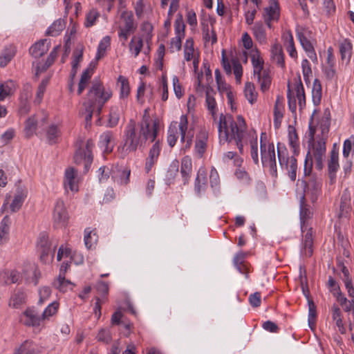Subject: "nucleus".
I'll list each match as a JSON object with an SVG mask.
<instances>
[{
  "instance_id": "nucleus-1",
  "label": "nucleus",
  "mask_w": 354,
  "mask_h": 354,
  "mask_svg": "<svg viewBox=\"0 0 354 354\" xmlns=\"http://www.w3.org/2000/svg\"><path fill=\"white\" fill-rule=\"evenodd\" d=\"M159 130V122L155 120L151 127V132H148L141 127H137L136 122L133 119L129 120L125 127L123 135L124 145L122 147V153L124 157L129 152H135L138 147L145 146L146 142L149 140L153 142L157 138Z\"/></svg>"
},
{
  "instance_id": "nucleus-2",
  "label": "nucleus",
  "mask_w": 354,
  "mask_h": 354,
  "mask_svg": "<svg viewBox=\"0 0 354 354\" xmlns=\"http://www.w3.org/2000/svg\"><path fill=\"white\" fill-rule=\"evenodd\" d=\"M220 142H230L235 141L241 154L243 153V139L245 136L247 125L242 115H238L236 121L230 115L221 114L218 122Z\"/></svg>"
},
{
  "instance_id": "nucleus-3",
  "label": "nucleus",
  "mask_w": 354,
  "mask_h": 354,
  "mask_svg": "<svg viewBox=\"0 0 354 354\" xmlns=\"http://www.w3.org/2000/svg\"><path fill=\"white\" fill-rule=\"evenodd\" d=\"M112 91L105 90L100 81H94L82 104L80 113L85 117L86 125L91 124L93 114L100 116L104 104L111 97Z\"/></svg>"
},
{
  "instance_id": "nucleus-4",
  "label": "nucleus",
  "mask_w": 354,
  "mask_h": 354,
  "mask_svg": "<svg viewBox=\"0 0 354 354\" xmlns=\"http://www.w3.org/2000/svg\"><path fill=\"white\" fill-rule=\"evenodd\" d=\"M312 153L308 151L304 162V174L310 176L313 166V158L315 159V168L321 171L324 167L323 161L326 155V142L324 140H317L315 144L311 145Z\"/></svg>"
},
{
  "instance_id": "nucleus-5",
  "label": "nucleus",
  "mask_w": 354,
  "mask_h": 354,
  "mask_svg": "<svg viewBox=\"0 0 354 354\" xmlns=\"http://www.w3.org/2000/svg\"><path fill=\"white\" fill-rule=\"evenodd\" d=\"M251 61L254 68V76L257 77L260 84L261 91L264 93L270 88L272 79L269 71L263 68L264 62L257 49L251 55Z\"/></svg>"
},
{
  "instance_id": "nucleus-6",
  "label": "nucleus",
  "mask_w": 354,
  "mask_h": 354,
  "mask_svg": "<svg viewBox=\"0 0 354 354\" xmlns=\"http://www.w3.org/2000/svg\"><path fill=\"white\" fill-rule=\"evenodd\" d=\"M301 184L304 192L303 195L310 196L311 202H316L321 191V181L315 178H310L308 181L302 180Z\"/></svg>"
},
{
  "instance_id": "nucleus-7",
  "label": "nucleus",
  "mask_w": 354,
  "mask_h": 354,
  "mask_svg": "<svg viewBox=\"0 0 354 354\" xmlns=\"http://www.w3.org/2000/svg\"><path fill=\"white\" fill-rule=\"evenodd\" d=\"M279 144L277 145V155L279 164L281 167L285 165L286 169L288 171V176L291 180L295 181L297 177V161L294 156L290 158L285 157L283 152L280 151Z\"/></svg>"
},
{
  "instance_id": "nucleus-8",
  "label": "nucleus",
  "mask_w": 354,
  "mask_h": 354,
  "mask_svg": "<svg viewBox=\"0 0 354 354\" xmlns=\"http://www.w3.org/2000/svg\"><path fill=\"white\" fill-rule=\"evenodd\" d=\"M53 218L57 227L65 226L67 223L68 216L62 201H57L54 209Z\"/></svg>"
},
{
  "instance_id": "nucleus-9",
  "label": "nucleus",
  "mask_w": 354,
  "mask_h": 354,
  "mask_svg": "<svg viewBox=\"0 0 354 354\" xmlns=\"http://www.w3.org/2000/svg\"><path fill=\"white\" fill-rule=\"evenodd\" d=\"M153 142V145L149 149V156L146 160L145 170L147 173L149 172L152 167L157 162L161 151V145L160 140L156 139V140Z\"/></svg>"
},
{
  "instance_id": "nucleus-10",
  "label": "nucleus",
  "mask_w": 354,
  "mask_h": 354,
  "mask_svg": "<svg viewBox=\"0 0 354 354\" xmlns=\"http://www.w3.org/2000/svg\"><path fill=\"white\" fill-rule=\"evenodd\" d=\"M351 196L347 189H346L341 196L339 212L338 213V218H347L350 215L351 210Z\"/></svg>"
},
{
  "instance_id": "nucleus-11",
  "label": "nucleus",
  "mask_w": 354,
  "mask_h": 354,
  "mask_svg": "<svg viewBox=\"0 0 354 354\" xmlns=\"http://www.w3.org/2000/svg\"><path fill=\"white\" fill-rule=\"evenodd\" d=\"M27 196V190L23 187H17L12 202L10 204L12 212H16L20 209L25 198Z\"/></svg>"
},
{
  "instance_id": "nucleus-12",
  "label": "nucleus",
  "mask_w": 354,
  "mask_h": 354,
  "mask_svg": "<svg viewBox=\"0 0 354 354\" xmlns=\"http://www.w3.org/2000/svg\"><path fill=\"white\" fill-rule=\"evenodd\" d=\"M77 171L73 167L67 169L65 171L64 186L66 189L69 188L72 192L78 190V185L76 182Z\"/></svg>"
},
{
  "instance_id": "nucleus-13",
  "label": "nucleus",
  "mask_w": 354,
  "mask_h": 354,
  "mask_svg": "<svg viewBox=\"0 0 354 354\" xmlns=\"http://www.w3.org/2000/svg\"><path fill=\"white\" fill-rule=\"evenodd\" d=\"M297 37L304 50L307 53L308 57L313 61H317V55L312 43L301 32H297Z\"/></svg>"
},
{
  "instance_id": "nucleus-14",
  "label": "nucleus",
  "mask_w": 354,
  "mask_h": 354,
  "mask_svg": "<svg viewBox=\"0 0 354 354\" xmlns=\"http://www.w3.org/2000/svg\"><path fill=\"white\" fill-rule=\"evenodd\" d=\"M263 17H267V20L279 19V6L277 0H270L269 6L264 8Z\"/></svg>"
},
{
  "instance_id": "nucleus-15",
  "label": "nucleus",
  "mask_w": 354,
  "mask_h": 354,
  "mask_svg": "<svg viewBox=\"0 0 354 354\" xmlns=\"http://www.w3.org/2000/svg\"><path fill=\"white\" fill-rule=\"evenodd\" d=\"M37 245L41 249L40 259L43 262H46L50 252V244L48 236L45 234L40 235Z\"/></svg>"
},
{
  "instance_id": "nucleus-16",
  "label": "nucleus",
  "mask_w": 354,
  "mask_h": 354,
  "mask_svg": "<svg viewBox=\"0 0 354 354\" xmlns=\"http://www.w3.org/2000/svg\"><path fill=\"white\" fill-rule=\"evenodd\" d=\"M338 152L335 149L330 151V159L328 162V175L331 180L335 178L336 172L339 169Z\"/></svg>"
},
{
  "instance_id": "nucleus-17",
  "label": "nucleus",
  "mask_w": 354,
  "mask_h": 354,
  "mask_svg": "<svg viewBox=\"0 0 354 354\" xmlns=\"http://www.w3.org/2000/svg\"><path fill=\"white\" fill-rule=\"evenodd\" d=\"M282 39L284 45L286 47L289 55L292 58L297 57V53L295 46L293 36L290 30L284 32L282 35Z\"/></svg>"
},
{
  "instance_id": "nucleus-18",
  "label": "nucleus",
  "mask_w": 354,
  "mask_h": 354,
  "mask_svg": "<svg viewBox=\"0 0 354 354\" xmlns=\"http://www.w3.org/2000/svg\"><path fill=\"white\" fill-rule=\"evenodd\" d=\"M272 59L274 62L281 68L285 67L284 54L282 46L276 42L271 49Z\"/></svg>"
},
{
  "instance_id": "nucleus-19",
  "label": "nucleus",
  "mask_w": 354,
  "mask_h": 354,
  "mask_svg": "<svg viewBox=\"0 0 354 354\" xmlns=\"http://www.w3.org/2000/svg\"><path fill=\"white\" fill-rule=\"evenodd\" d=\"M121 18L124 21V27L122 28L126 31L134 32L137 28L136 24L134 23L133 14L131 11H123L121 14Z\"/></svg>"
},
{
  "instance_id": "nucleus-20",
  "label": "nucleus",
  "mask_w": 354,
  "mask_h": 354,
  "mask_svg": "<svg viewBox=\"0 0 354 354\" xmlns=\"http://www.w3.org/2000/svg\"><path fill=\"white\" fill-rule=\"evenodd\" d=\"M24 322L26 325L28 326H39L41 324V322H42L44 319H42V317H39L37 313L35 312V310L32 309H27L24 313Z\"/></svg>"
},
{
  "instance_id": "nucleus-21",
  "label": "nucleus",
  "mask_w": 354,
  "mask_h": 354,
  "mask_svg": "<svg viewBox=\"0 0 354 354\" xmlns=\"http://www.w3.org/2000/svg\"><path fill=\"white\" fill-rule=\"evenodd\" d=\"M46 41V39H41L32 45L29 50L30 55L35 58H39L45 55L48 50V46L45 45Z\"/></svg>"
},
{
  "instance_id": "nucleus-22",
  "label": "nucleus",
  "mask_w": 354,
  "mask_h": 354,
  "mask_svg": "<svg viewBox=\"0 0 354 354\" xmlns=\"http://www.w3.org/2000/svg\"><path fill=\"white\" fill-rule=\"evenodd\" d=\"M296 96L298 99V104L299 109L301 110L306 106V95L304 88L301 82V76L299 74L297 75V80L296 82Z\"/></svg>"
},
{
  "instance_id": "nucleus-23",
  "label": "nucleus",
  "mask_w": 354,
  "mask_h": 354,
  "mask_svg": "<svg viewBox=\"0 0 354 354\" xmlns=\"http://www.w3.org/2000/svg\"><path fill=\"white\" fill-rule=\"evenodd\" d=\"M88 153L82 148H79L75 153L74 162L76 165H80L82 162L84 164V173L86 174L88 171L91 163L87 165V156Z\"/></svg>"
},
{
  "instance_id": "nucleus-24",
  "label": "nucleus",
  "mask_w": 354,
  "mask_h": 354,
  "mask_svg": "<svg viewBox=\"0 0 354 354\" xmlns=\"http://www.w3.org/2000/svg\"><path fill=\"white\" fill-rule=\"evenodd\" d=\"M26 295L21 290H15L12 295L9 306L17 308L26 302Z\"/></svg>"
},
{
  "instance_id": "nucleus-25",
  "label": "nucleus",
  "mask_w": 354,
  "mask_h": 354,
  "mask_svg": "<svg viewBox=\"0 0 354 354\" xmlns=\"http://www.w3.org/2000/svg\"><path fill=\"white\" fill-rule=\"evenodd\" d=\"M66 22L64 19H59L54 21V23L48 28L46 32V35L55 37L65 28Z\"/></svg>"
},
{
  "instance_id": "nucleus-26",
  "label": "nucleus",
  "mask_w": 354,
  "mask_h": 354,
  "mask_svg": "<svg viewBox=\"0 0 354 354\" xmlns=\"http://www.w3.org/2000/svg\"><path fill=\"white\" fill-rule=\"evenodd\" d=\"M322 87L320 81L315 79L313 82L312 88V99L314 105L318 106L322 100Z\"/></svg>"
},
{
  "instance_id": "nucleus-27",
  "label": "nucleus",
  "mask_w": 354,
  "mask_h": 354,
  "mask_svg": "<svg viewBox=\"0 0 354 354\" xmlns=\"http://www.w3.org/2000/svg\"><path fill=\"white\" fill-rule=\"evenodd\" d=\"M312 213L306 203L305 196L303 195L300 198V220L301 223V230H303L305 221L311 217Z\"/></svg>"
},
{
  "instance_id": "nucleus-28",
  "label": "nucleus",
  "mask_w": 354,
  "mask_h": 354,
  "mask_svg": "<svg viewBox=\"0 0 354 354\" xmlns=\"http://www.w3.org/2000/svg\"><path fill=\"white\" fill-rule=\"evenodd\" d=\"M192 160L188 156L184 157L181 160L180 172L184 178L185 183L188 181L192 172Z\"/></svg>"
},
{
  "instance_id": "nucleus-29",
  "label": "nucleus",
  "mask_w": 354,
  "mask_h": 354,
  "mask_svg": "<svg viewBox=\"0 0 354 354\" xmlns=\"http://www.w3.org/2000/svg\"><path fill=\"white\" fill-rule=\"evenodd\" d=\"M16 53V50L14 46H9L6 48L0 56V66L5 67L13 58Z\"/></svg>"
},
{
  "instance_id": "nucleus-30",
  "label": "nucleus",
  "mask_w": 354,
  "mask_h": 354,
  "mask_svg": "<svg viewBox=\"0 0 354 354\" xmlns=\"http://www.w3.org/2000/svg\"><path fill=\"white\" fill-rule=\"evenodd\" d=\"M207 136L205 133H201L200 136L196 137L195 149L196 152L201 158L204 154L207 147Z\"/></svg>"
},
{
  "instance_id": "nucleus-31",
  "label": "nucleus",
  "mask_w": 354,
  "mask_h": 354,
  "mask_svg": "<svg viewBox=\"0 0 354 354\" xmlns=\"http://www.w3.org/2000/svg\"><path fill=\"white\" fill-rule=\"evenodd\" d=\"M313 229L310 228L306 233L304 236V239L303 242L304 248L305 250V253L306 256L310 257L313 254Z\"/></svg>"
},
{
  "instance_id": "nucleus-32",
  "label": "nucleus",
  "mask_w": 354,
  "mask_h": 354,
  "mask_svg": "<svg viewBox=\"0 0 354 354\" xmlns=\"http://www.w3.org/2000/svg\"><path fill=\"white\" fill-rule=\"evenodd\" d=\"M118 82L120 84V98H127L130 93V86L128 79L122 75H120L118 78Z\"/></svg>"
},
{
  "instance_id": "nucleus-33",
  "label": "nucleus",
  "mask_w": 354,
  "mask_h": 354,
  "mask_svg": "<svg viewBox=\"0 0 354 354\" xmlns=\"http://www.w3.org/2000/svg\"><path fill=\"white\" fill-rule=\"evenodd\" d=\"M120 116V109L118 106H113L110 109L108 125L110 127L117 126Z\"/></svg>"
},
{
  "instance_id": "nucleus-34",
  "label": "nucleus",
  "mask_w": 354,
  "mask_h": 354,
  "mask_svg": "<svg viewBox=\"0 0 354 354\" xmlns=\"http://www.w3.org/2000/svg\"><path fill=\"white\" fill-rule=\"evenodd\" d=\"M113 133L111 131H106L102 133L100 137L101 143L104 147V152L105 153H111L113 151V145H111V141L113 140Z\"/></svg>"
},
{
  "instance_id": "nucleus-35",
  "label": "nucleus",
  "mask_w": 354,
  "mask_h": 354,
  "mask_svg": "<svg viewBox=\"0 0 354 354\" xmlns=\"http://www.w3.org/2000/svg\"><path fill=\"white\" fill-rule=\"evenodd\" d=\"M252 29L257 40L260 43H265L266 41V33L263 24L259 22L255 23Z\"/></svg>"
},
{
  "instance_id": "nucleus-36",
  "label": "nucleus",
  "mask_w": 354,
  "mask_h": 354,
  "mask_svg": "<svg viewBox=\"0 0 354 354\" xmlns=\"http://www.w3.org/2000/svg\"><path fill=\"white\" fill-rule=\"evenodd\" d=\"M244 94L246 99L250 104H253L254 102L257 101V93L255 91V87L253 83H245Z\"/></svg>"
},
{
  "instance_id": "nucleus-37",
  "label": "nucleus",
  "mask_w": 354,
  "mask_h": 354,
  "mask_svg": "<svg viewBox=\"0 0 354 354\" xmlns=\"http://www.w3.org/2000/svg\"><path fill=\"white\" fill-rule=\"evenodd\" d=\"M352 45L347 39L344 40L339 45V53L342 60L349 62L351 57Z\"/></svg>"
},
{
  "instance_id": "nucleus-38",
  "label": "nucleus",
  "mask_w": 354,
  "mask_h": 354,
  "mask_svg": "<svg viewBox=\"0 0 354 354\" xmlns=\"http://www.w3.org/2000/svg\"><path fill=\"white\" fill-rule=\"evenodd\" d=\"M111 38L109 36L104 37L100 42L97 47V52L95 60L97 62L104 56L107 48L110 46Z\"/></svg>"
},
{
  "instance_id": "nucleus-39",
  "label": "nucleus",
  "mask_w": 354,
  "mask_h": 354,
  "mask_svg": "<svg viewBox=\"0 0 354 354\" xmlns=\"http://www.w3.org/2000/svg\"><path fill=\"white\" fill-rule=\"evenodd\" d=\"M143 48V39L142 37L138 39L134 36L129 43V50L133 52L134 56L137 57Z\"/></svg>"
},
{
  "instance_id": "nucleus-40",
  "label": "nucleus",
  "mask_w": 354,
  "mask_h": 354,
  "mask_svg": "<svg viewBox=\"0 0 354 354\" xmlns=\"http://www.w3.org/2000/svg\"><path fill=\"white\" fill-rule=\"evenodd\" d=\"M153 26L148 21H145L141 24L140 29L144 33L142 35V39H145L146 42L149 44L152 39Z\"/></svg>"
},
{
  "instance_id": "nucleus-41",
  "label": "nucleus",
  "mask_w": 354,
  "mask_h": 354,
  "mask_svg": "<svg viewBox=\"0 0 354 354\" xmlns=\"http://www.w3.org/2000/svg\"><path fill=\"white\" fill-rule=\"evenodd\" d=\"M177 122H174L171 124L168 129V135L167 141L171 147H173L177 140Z\"/></svg>"
},
{
  "instance_id": "nucleus-42",
  "label": "nucleus",
  "mask_w": 354,
  "mask_h": 354,
  "mask_svg": "<svg viewBox=\"0 0 354 354\" xmlns=\"http://www.w3.org/2000/svg\"><path fill=\"white\" fill-rule=\"evenodd\" d=\"M37 129V120L35 119V116L30 117L28 118L26 121V125H25V133H26V137L30 138L31 137L33 133H35V130Z\"/></svg>"
},
{
  "instance_id": "nucleus-43",
  "label": "nucleus",
  "mask_w": 354,
  "mask_h": 354,
  "mask_svg": "<svg viewBox=\"0 0 354 354\" xmlns=\"http://www.w3.org/2000/svg\"><path fill=\"white\" fill-rule=\"evenodd\" d=\"M111 324L113 325H119L120 324H124V328L126 330H131V324H124V319H123V315L120 310H117L111 317Z\"/></svg>"
},
{
  "instance_id": "nucleus-44",
  "label": "nucleus",
  "mask_w": 354,
  "mask_h": 354,
  "mask_svg": "<svg viewBox=\"0 0 354 354\" xmlns=\"http://www.w3.org/2000/svg\"><path fill=\"white\" fill-rule=\"evenodd\" d=\"M175 32L176 36L185 37V24L181 14H178L174 23Z\"/></svg>"
},
{
  "instance_id": "nucleus-45",
  "label": "nucleus",
  "mask_w": 354,
  "mask_h": 354,
  "mask_svg": "<svg viewBox=\"0 0 354 354\" xmlns=\"http://www.w3.org/2000/svg\"><path fill=\"white\" fill-rule=\"evenodd\" d=\"M298 139V136L295 129H293L292 131H289L290 145L293 149L294 154L296 156L299 153Z\"/></svg>"
},
{
  "instance_id": "nucleus-46",
  "label": "nucleus",
  "mask_w": 354,
  "mask_h": 354,
  "mask_svg": "<svg viewBox=\"0 0 354 354\" xmlns=\"http://www.w3.org/2000/svg\"><path fill=\"white\" fill-rule=\"evenodd\" d=\"M187 117L185 115H182L180 118V123L178 128L180 132V140L184 142L185 141L186 131L187 130Z\"/></svg>"
},
{
  "instance_id": "nucleus-47",
  "label": "nucleus",
  "mask_w": 354,
  "mask_h": 354,
  "mask_svg": "<svg viewBox=\"0 0 354 354\" xmlns=\"http://www.w3.org/2000/svg\"><path fill=\"white\" fill-rule=\"evenodd\" d=\"M139 127H143V129L147 131L151 132V119L148 109H146L144 111V114L142 115V121L139 124Z\"/></svg>"
},
{
  "instance_id": "nucleus-48",
  "label": "nucleus",
  "mask_w": 354,
  "mask_h": 354,
  "mask_svg": "<svg viewBox=\"0 0 354 354\" xmlns=\"http://www.w3.org/2000/svg\"><path fill=\"white\" fill-rule=\"evenodd\" d=\"M58 307L59 304L55 301L52 302L50 304H49L42 313V319L44 320L45 319H47L49 317L55 315L58 310Z\"/></svg>"
},
{
  "instance_id": "nucleus-49",
  "label": "nucleus",
  "mask_w": 354,
  "mask_h": 354,
  "mask_svg": "<svg viewBox=\"0 0 354 354\" xmlns=\"http://www.w3.org/2000/svg\"><path fill=\"white\" fill-rule=\"evenodd\" d=\"M10 223V218L6 216L0 223V243H2L3 237L8 234Z\"/></svg>"
},
{
  "instance_id": "nucleus-50",
  "label": "nucleus",
  "mask_w": 354,
  "mask_h": 354,
  "mask_svg": "<svg viewBox=\"0 0 354 354\" xmlns=\"http://www.w3.org/2000/svg\"><path fill=\"white\" fill-rule=\"evenodd\" d=\"M330 121H326V120H321L320 121V129H321V138L318 140H326L328 138V133L330 129Z\"/></svg>"
},
{
  "instance_id": "nucleus-51",
  "label": "nucleus",
  "mask_w": 354,
  "mask_h": 354,
  "mask_svg": "<svg viewBox=\"0 0 354 354\" xmlns=\"http://www.w3.org/2000/svg\"><path fill=\"white\" fill-rule=\"evenodd\" d=\"M99 16L100 14L96 10L92 9L90 10L89 12L86 15L85 26L88 28L93 26Z\"/></svg>"
},
{
  "instance_id": "nucleus-52",
  "label": "nucleus",
  "mask_w": 354,
  "mask_h": 354,
  "mask_svg": "<svg viewBox=\"0 0 354 354\" xmlns=\"http://www.w3.org/2000/svg\"><path fill=\"white\" fill-rule=\"evenodd\" d=\"M47 139L50 144H53L56 142V139L58 136V128L56 125L52 124L50 126L49 129L47 131Z\"/></svg>"
},
{
  "instance_id": "nucleus-53",
  "label": "nucleus",
  "mask_w": 354,
  "mask_h": 354,
  "mask_svg": "<svg viewBox=\"0 0 354 354\" xmlns=\"http://www.w3.org/2000/svg\"><path fill=\"white\" fill-rule=\"evenodd\" d=\"M22 280L21 274L17 270L10 271L9 275L6 280V283H19Z\"/></svg>"
},
{
  "instance_id": "nucleus-54",
  "label": "nucleus",
  "mask_w": 354,
  "mask_h": 354,
  "mask_svg": "<svg viewBox=\"0 0 354 354\" xmlns=\"http://www.w3.org/2000/svg\"><path fill=\"white\" fill-rule=\"evenodd\" d=\"M287 97L289 109L292 113H295L297 109L296 99L294 96H292L289 83L288 84Z\"/></svg>"
},
{
  "instance_id": "nucleus-55",
  "label": "nucleus",
  "mask_w": 354,
  "mask_h": 354,
  "mask_svg": "<svg viewBox=\"0 0 354 354\" xmlns=\"http://www.w3.org/2000/svg\"><path fill=\"white\" fill-rule=\"evenodd\" d=\"M206 105L207 107V109L210 111L214 120H215L216 118V102L213 96H209L207 95L206 97Z\"/></svg>"
},
{
  "instance_id": "nucleus-56",
  "label": "nucleus",
  "mask_w": 354,
  "mask_h": 354,
  "mask_svg": "<svg viewBox=\"0 0 354 354\" xmlns=\"http://www.w3.org/2000/svg\"><path fill=\"white\" fill-rule=\"evenodd\" d=\"M317 112V110H315L313 111V115L310 117V122H309V132H308V136H309V140H308V145L311 146L315 144V134L316 132V128L315 127L313 126V117L314 114Z\"/></svg>"
},
{
  "instance_id": "nucleus-57",
  "label": "nucleus",
  "mask_w": 354,
  "mask_h": 354,
  "mask_svg": "<svg viewBox=\"0 0 354 354\" xmlns=\"http://www.w3.org/2000/svg\"><path fill=\"white\" fill-rule=\"evenodd\" d=\"M233 69L236 80L239 84H240L243 74V67L239 61H233Z\"/></svg>"
},
{
  "instance_id": "nucleus-58",
  "label": "nucleus",
  "mask_w": 354,
  "mask_h": 354,
  "mask_svg": "<svg viewBox=\"0 0 354 354\" xmlns=\"http://www.w3.org/2000/svg\"><path fill=\"white\" fill-rule=\"evenodd\" d=\"M302 72L306 82H309V76L312 74V70L308 59H305L301 63Z\"/></svg>"
},
{
  "instance_id": "nucleus-59",
  "label": "nucleus",
  "mask_w": 354,
  "mask_h": 354,
  "mask_svg": "<svg viewBox=\"0 0 354 354\" xmlns=\"http://www.w3.org/2000/svg\"><path fill=\"white\" fill-rule=\"evenodd\" d=\"M12 93V88L8 82L0 84V101L3 100Z\"/></svg>"
},
{
  "instance_id": "nucleus-60",
  "label": "nucleus",
  "mask_w": 354,
  "mask_h": 354,
  "mask_svg": "<svg viewBox=\"0 0 354 354\" xmlns=\"http://www.w3.org/2000/svg\"><path fill=\"white\" fill-rule=\"evenodd\" d=\"M251 145V157L255 165L259 164V158H258V146H257V139L255 138L250 142Z\"/></svg>"
},
{
  "instance_id": "nucleus-61",
  "label": "nucleus",
  "mask_w": 354,
  "mask_h": 354,
  "mask_svg": "<svg viewBox=\"0 0 354 354\" xmlns=\"http://www.w3.org/2000/svg\"><path fill=\"white\" fill-rule=\"evenodd\" d=\"M328 287L330 288V292L335 296L337 292L340 291V287L336 280L331 276L328 277V283H327Z\"/></svg>"
},
{
  "instance_id": "nucleus-62",
  "label": "nucleus",
  "mask_w": 354,
  "mask_h": 354,
  "mask_svg": "<svg viewBox=\"0 0 354 354\" xmlns=\"http://www.w3.org/2000/svg\"><path fill=\"white\" fill-rule=\"evenodd\" d=\"M83 51L84 46L82 44H78L73 52L74 59L72 63H76L79 65L82 59Z\"/></svg>"
},
{
  "instance_id": "nucleus-63",
  "label": "nucleus",
  "mask_w": 354,
  "mask_h": 354,
  "mask_svg": "<svg viewBox=\"0 0 354 354\" xmlns=\"http://www.w3.org/2000/svg\"><path fill=\"white\" fill-rule=\"evenodd\" d=\"M333 319L336 322V325L339 330L343 328V323L341 318V310L338 307L335 306L333 310Z\"/></svg>"
},
{
  "instance_id": "nucleus-64",
  "label": "nucleus",
  "mask_w": 354,
  "mask_h": 354,
  "mask_svg": "<svg viewBox=\"0 0 354 354\" xmlns=\"http://www.w3.org/2000/svg\"><path fill=\"white\" fill-rule=\"evenodd\" d=\"M249 301L252 306L257 308L260 306L261 299V294L259 292H256L249 297Z\"/></svg>"
}]
</instances>
